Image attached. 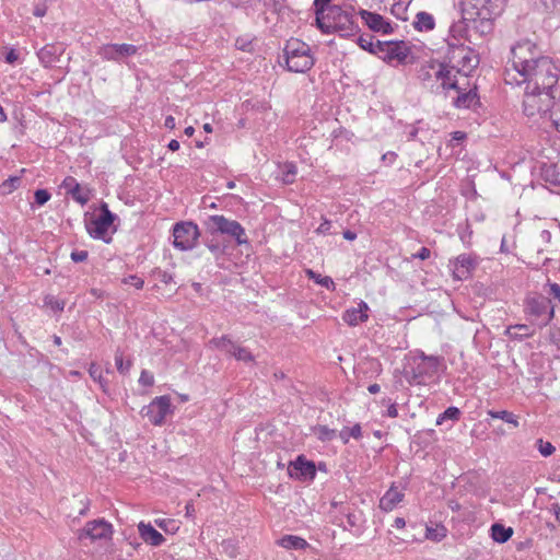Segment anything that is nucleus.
I'll return each instance as SVG.
<instances>
[{"label":"nucleus","instance_id":"nucleus-53","mask_svg":"<svg viewBox=\"0 0 560 560\" xmlns=\"http://www.w3.org/2000/svg\"><path fill=\"white\" fill-rule=\"evenodd\" d=\"M46 305H49L55 311H62L65 308V302L54 296H47L45 299Z\"/></svg>","mask_w":560,"mask_h":560},{"label":"nucleus","instance_id":"nucleus-26","mask_svg":"<svg viewBox=\"0 0 560 560\" xmlns=\"http://www.w3.org/2000/svg\"><path fill=\"white\" fill-rule=\"evenodd\" d=\"M140 537L151 546L158 547L161 546L165 538L161 533H159L150 523L145 524L140 522L138 525Z\"/></svg>","mask_w":560,"mask_h":560},{"label":"nucleus","instance_id":"nucleus-11","mask_svg":"<svg viewBox=\"0 0 560 560\" xmlns=\"http://www.w3.org/2000/svg\"><path fill=\"white\" fill-rule=\"evenodd\" d=\"M173 245L179 250L192 249L200 237V231L196 223L191 221L178 222L173 228Z\"/></svg>","mask_w":560,"mask_h":560},{"label":"nucleus","instance_id":"nucleus-27","mask_svg":"<svg viewBox=\"0 0 560 560\" xmlns=\"http://www.w3.org/2000/svg\"><path fill=\"white\" fill-rule=\"evenodd\" d=\"M404 499V493L398 491L396 488L390 487L389 490L385 492V494L380 500V509L389 512L395 509V506L400 503Z\"/></svg>","mask_w":560,"mask_h":560},{"label":"nucleus","instance_id":"nucleus-58","mask_svg":"<svg viewBox=\"0 0 560 560\" xmlns=\"http://www.w3.org/2000/svg\"><path fill=\"white\" fill-rule=\"evenodd\" d=\"M430 256H431V250L428 247H421L419 249V252L411 255V258H418L421 260H425V259L430 258Z\"/></svg>","mask_w":560,"mask_h":560},{"label":"nucleus","instance_id":"nucleus-4","mask_svg":"<svg viewBox=\"0 0 560 560\" xmlns=\"http://www.w3.org/2000/svg\"><path fill=\"white\" fill-rule=\"evenodd\" d=\"M555 92L549 91H530L525 89V97L523 101L524 113L527 117H549L555 104L557 103Z\"/></svg>","mask_w":560,"mask_h":560},{"label":"nucleus","instance_id":"nucleus-9","mask_svg":"<svg viewBox=\"0 0 560 560\" xmlns=\"http://www.w3.org/2000/svg\"><path fill=\"white\" fill-rule=\"evenodd\" d=\"M525 313L533 317L539 327L547 326L555 316L550 299L540 294L526 299Z\"/></svg>","mask_w":560,"mask_h":560},{"label":"nucleus","instance_id":"nucleus-36","mask_svg":"<svg viewBox=\"0 0 560 560\" xmlns=\"http://www.w3.org/2000/svg\"><path fill=\"white\" fill-rule=\"evenodd\" d=\"M533 7L541 13H552L560 7V0H529Z\"/></svg>","mask_w":560,"mask_h":560},{"label":"nucleus","instance_id":"nucleus-51","mask_svg":"<svg viewBox=\"0 0 560 560\" xmlns=\"http://www.w3.org/2000/svg\"><path fill=\"white\" fill-rule=\"evenodd\" d=\"M89 374L94 381L98 382L101 386L104 387V380L100 366H97L95 363H91Z\"/></svg>","mask_w":560,"mask_h":560},{"label":"nucleus","instance_id":"nucleus-7","mask_svg":"<svg viewBox=\"0 0 560 560\" xmlns=\"http://www.w3.org/2000/svg\"><path fill=\"white\" fill-rule=\"evenodd\" d=\"M100 211L101 214L98 217L85 219V228L91 237L109 243L110 237H107L108 230L117 219V215L109 210L106 202L101 203Z\"/></svg>","mask_w":560,"mask_h":560},{"label":"nucleus","instance_id":"nucleus-5","mask_svg":"<svg viewBox=\"0 0 560 560\" xmlns=\"http://www.w3.org/2000/svg\"><path fill=\"white\" fill-rule=\"evenodd\" d=\"M448 65L455 66L456 73L468 75L479 65L478 55L468 46L448 44Z\"/></svg>","mask_w":560,"mask_h":560},{"label":"nucleus","instance_id":"nucleus-32","mask_svg":"<svg viewBox=\"0 0 560 560\" xmlns=\"http://www.w3.org/2000/svg\"><path fill=\"white\" fill-rule=\"evenodd\" d=\"M279 545L285 549H294V550L305 549L306 547H308V544L304 538H302L300 536H294V535L283 536L279 540Z\"/></svg>","mask_w":560,"mask_h":560},{"label":"nucleus","instance_id":"nucleus-13","mask_svg":"<svg viewBox=\"0 0 560 560\" xmlns=\"http://www.w3.org/2000/svg\"><path fill=\"white\" fill-rule=\"evenodd\" d=\"M172 411L171 398L164 395L155 397L148 406H144L141 410V415L148 418L152 424L161 425L166 416Z\"/></svg>","mask_w":560,"mask_h":560},{"label":"nucleus","instance_id":"nucleus-59","mask_svg":"<svg viewBox=\"0 0 560 560\" xmlns=\"http://www.w3.org/2000/svg\"><path fill=\"white\" fill-rule=\"evenodd\" d=\"M549 294L560 302V285L558 283H548Z\"/></svg>","mask_w":560,"mask_h":560},{"label":"nucleus","instance_id":"nucleus-19","mask_svg":"<svg viewBox=\"0 0 560 560\" xmlns=\"http://www.w3.org/2000/svg\"><path fill=\"white\" fill-rule=\"evenodd\" d=\"M359 14L371 31L385 35L392 34L394 32L390 23L386 21L381 14L363 9L360 10Z\"/></svg>","mask_w":560,"mask_h":560},{"label":"nucleus","instance_id":"nucleus-46","mask_svg":"<svg viewBox=\"0 0 560 560\" xmlns=\"http://www.w3.org/2000/svg\"><path fill=\"white\" fill-rule=\"evenodd\" d=\"M460 411L457 407H448L443 413H441L436 420L438 424H441L443 420L450 419L456 421L459 419Z\"/></svg>","mask_w":560,"mask_h":560},{"label":"nucleus","instance_id":"nucleus-38","mask_svg":"<svg viewBox=\"0 0 560 560\" xmlns=\"http://www.w3.org/2000/svg\"><path fill=\"white\" fill-rule=\"evenodd\" d=\"M73 200H75L81 206H84L90 200V190L88 188L81 187V185H75L69 194Z\"/></svg>","mask_w":560,"mask_h":560},{"label":"nucleus","instance_id":"nucleus-50","mask_svg":"<svg viewBox=\"0 0 560 560\" xmlns=\"http://www.w3.org/2000/svg\"><path fill=\"white\" fill-rule=\"evenodd\" d=\"M51 195L47 189H37L34 192L35 203L38 206H44L49 199Z\"/></svg>","mask_w":560,"mask_h":560},{"label":"nucleus","instance_id":"nucleus-34","mask_svg":"<svg viewBox=\"0 0 560 560\" xmlns=\"http://www.w3.org/2000/svg\"><path fill=\"white\" fill-rule=\"evenodd\" d=\"M488 416L491 419H500L506 423L512 424L514 428L518 427V417L508 410H488Z\"/></svg>","mask_w":560,"mask_h":560},{"label":"nucleus","instance_id":"nucleus-25","mask_svg":"<svg viewBox=\"0 0 560 560\" xmlns=\"http://www.w3.org/2000/svg\"><path fill=\"white\" fill-rule=\"evenodd\" d=\"M457 93L458 95L453 100V105L456 108H471L474 105L479 103L476 86L469 91H466L465 88L460 86V92Z\"/></svg>","mask_w":560,"mask_h":560},{"label":"nucleus","instance_id":"nucleus-24","mask_svg":"<svg viewBox=\"0 0 560 560\" xmlns=\"http://www.w3.org/2000/svg\"><path fill=\"white\" fill-rule=\"evenodd\" d=\"M368 311L369 305L361 301L358 308L353 307L347 310L342 315V319L350 326H357L359 323H364L368 320Z\"/></svg>","mask_w":560,"mask_h":560},{"label":"nucleus","instance_id":"nucleus-28","mask_svg":"<svg viewBox=\"0 0 560 560\" xmlns=\"http://www.w3.org/2000/svg\"><path fill=\"white\" fill-rule=\"evenodd\" d=\"M435 63L436 61H428L420 66V68L417 71V78L419 81L425 86L429 88L432 92V85L433 84V75L435 72Z\"/></svg>","mask_w":560,"mask_h":560},{"label":"nucleus","instance_id":"nucleus-60","mask_svg":"<svg viewBox=\"0 0 560 560\" xmlns=\"http://www.w3.org/2000/svg\"><path fill=\"white\" fill-rule=\"evenodd\" d=\"M331 223L328 220H325L316 230L317 233L328 234L330 231Z\"/></svg>","mask_w":560,"mask_h":560},{"label":"nucleus","instance_id":"nucleus-12","mask_svg":"<svg viewBox=\"0 0 560 560\" xmlns=\"http://www.w3.org/2000/svg\"><path fill=\"white\" fill-rule=\"evenodd\" d=\"M376 49L378 50L377 56L387 63L396 61L398 65H406L408 63V58L411 54L410 47L404 40H377Z\"/></svg>","mask_w":560,"mask_h":560},{"label":"nucleus","instance_id":"nucleus-44","mask_svg":"<svg viewBox=\"0 0 560 560\" xmlns=\"http://www.w3.org/2000/svg\"><path fill=\"white\" fill-rule=\"evenodd\" d=\"M296 175V166L292 163H287L282 167V182L284 184H292Z\"/></svg>","mask_w":560,"mask_h":560},{"label":"nucleus","instance_id":"nucleus-52","mask_svg":"<svg viewBox=\"0 0 560 560\" xmlns=\"http://www.w3.org/2000/svg\"><path fill=\"white\" fill-rule=\"evenodd\" d=\"M347 523L350 528L359 527L360 523L362 522V513H347Z\"/></svg>","mask_w":560,"mask_h":560},{"label":"nucleus","instance_id":"nucleus-29","mask_svg":"<svg viewBox=\"0 0 560 560\" xmlns=\"http://www.w3.org/2000/svg\"><path fill=\"white\" fill-rule=\"evenodd\" d=\"M535 330L530 328V326L525 324H516L509 326L505 330V335L511 339L523 340L525 338H529L534 336Z\"/></svg>","mask_w":560,"mask_h":560},{"label":"nucleus","instance_id":"nucleus-45","mask_svg":"<svg viewBox=\"0 0 560 560\" xmlns=\"http://www.w3.org/2000/svg\"><path fill=\"white\" fill-rule=\"evenodd\" d=\"M306 273L310 277V279L315 280V282L320 284L322 287H325L327 289H330L331 287H334V281L328 276L322 277L320 275L316 273L315 271H313L311 269H308L306 271Z\"/></svg>","mask_w":560,"mask_h":560},{"label":"nucleus","instance_id":"nucleus-31","mask_svg":"<svg viewBox=\"0 0 560 560\" xmlns=\"http://www.w3.org/2000/svg\"><path fill=\"white\" fill-rule=\"evenodd\" d=\"M513 535L512 527H505L503 524L494 523L491 526V537L499 544L506 542Z\"/></svg>","mask_w":560,"mask_h":560},{"label":"nucleus","instance_id":"nucleus-64","mask_svg":"<svg viewBox=\"0 0 560 560\" xmlns=\"http://www.w3.org/2000/svg\"><path fill=\"white\" fill-rule=\"evenodd\" d=\"M551 183L556 186H560V167H557V170L553 173V179Z\"/></svg>","mask_w":560,"mask_h":560},{"label":"nucleus","instance_id":"nucleus-39","mask_svg":"<svg viewBox=\"0 0 560 560\" xmlns=\"http://www.w3.org/2000/svg\"><path fill=\"white\" fill-rule=\"evenodd\" d=\"M339 438L343 442V444H347L349 442V438H353L355 440H359L362 438V430L361 425L359 423L354 424L352 428H345L339 432Z\"/></svg>","mask_w":560,"mask_h":560},{"label":"nucleus","instance_id":"nucleus-49","mask_svg":"<svg viewBox=\"0 0 560 560\" xmlns=\"http://www.w3.org/2000/svg\"><path fill=\"white\" fill-rule=\"evenodd\" d=\"M536 445L539 453L545 457L550 456L556 451L555 446L550 442H546L542 439H538L536 441Z\"/></svg>","mask_w":560,"mask_h":560},{"label":"nucleus","instance_id":"nucleus-56","mask_svg":"<svg viewBox=\"0 0 560 560\" xmlns=\"http://www.w3.org/2000/svg\"><path fill=\"white\" fill-rule=\"evenodd\" d=\"M75 185H79V183L77 182V179L72 176H67L62 184H61V187L66 189V192L69 195L70 194V190H72L74 188Z\"/></svg>","mask_w":560,"mask_h":560},{"label":"nucleus","instance_id":"nucleus-62","mask_svg":"<svg viewBox=\"0 0 560 560\" xmlns=\"http://www.w3.org/2000/svg\"><path fill=\"white\" fill-rule=\"evenodd\" d=\"M387 416L390 418H396L398 416V409L396 404H392L387 409Z\"/></svg>","mask_w":560,"mask_h":560},{"label":"nucleus","instance_id":"nucleus-3","mask_svg":"<svg viewBox=\"0 0 560 560\" xmlns=\"http://www.w3.org/2000/svg\"><path fill=\"white\" fill-rule=\"evenodd\" d=\"M323 28H319L325 34L339 33L342 37L354 35L359 27L353 20L352 13L342 10L338 5H331L326 14Z\"/></svg>","mask_w":560,"mask_h":560},{"label":"nucleus","instance_id":"nucleus-43","mask_svg":"<svg viewBox=\"0 0 560 560\" xmlns=\"http://www.w3.org/2000/svg\"><path fill=\"white\" fill-rule=\"evenodd\" d=\"M115 364H116V368H117V371L120 373V374H126L129 372L130 368H131V360L128 359L126 362L124 361V355H122V352L117 349L116 352H115Z\"/></svg>","mask_w":560,"mask_h":560},{"label":"nucleus","instance_id":"nucleus-63","mask_svg":"<svg viewBox=\"0 0 560 560\" xmlns=\"http://www.w3.org/2000/svg\"><path fill=\"white\" fill-rule=\"evenodd\" d=\"M164 126L168 129L175 128V118L173 116H167L164 121Z\"/></svg>","mask_w":560,"mask_h":560},{"label":"nucleus","instance_id":"nucleus-33","mask_svg":"<svg viewBox=\"0 0 560 560\" xmlns=\"http://www.w3.org/2000/svg\"><path fill=\"white\" fill-rule=\"evenodd\" d=\"M205 245L211 252L215 259H219L225 254L226 245H224L215 234L211 235V237H206L203 240Z\"/></svg>","mask_w":560,"mask_h":560},{"label":"nucleus","instance_id":"nucleus-20","mask_svg":"<svg viewBox=\"0 0 560 560\" xmlns=\"http://www.w3.org/2000/svg\"><path fill=\"white\" fill-rule=\"evenodd\" d=\"M476 266L475 257L469 254H462L454 261L453 275L457 280L467 279Z\"/></svg>","mask_w":560,"mask_h":560},{"label":"nucleus","instance_id":"nucleus-10","mask_svg":"<svg viewBox=\"0 0 560 560\" xmlns=\"http://www.w3.org/2000/svg\"><path fill=\"white\" fill-rule=\"evenodd\" d=\"M551 233L548 230L539 231L532 240L529 245L528 264L535 268L545 266L550 258L547 254L550 253Z\"/></svg>","mask_w":560,"mask_h":560},{"label":"nucleus","instance_id":"nucleus-47","mask_svg":"<svg viewBox=\"0 0 560 560\" xmlns=\"http://www.w3.org/2000/svg\"><path fill=\"white\" fill-rule=\"evenodd\" d=\"M450 67L451 65L448 63L436 61L433 84H439L444 79V74H446Z\"/></svg>","mask_w":560,"mask_h":560},{"label":"nucleus","instance_id":"nucleus-35","mask_svg":"<svg viewBox=\"0 0 560 560\" xmlns=\"http://www.w3.org/2000/svg\"><path fill=\"white\" fill-rule=\"evenodd\" d=\"M331 0H314V9L316 15V25L318 28H323L324 21L327 19L325 11L328 12L329 3Z\"/></svg>","mask_w":560,"mask_h":560},{"label":"nucleus","instance_id":"nucleus-30","mask_svg":"<svg viewBox=\"0 0 560 560\" xmlns=\"http://www.w3.org/2000/svg\"><path fill=\"white\" fill-rule=\"evenodd\" d=\"M413 26L420 32L432 31L435 26L434 18L432 14L421 11L417 13L416 20L413 21Z\"/></svg>","mask_w":560,"mask_h":560},{"label":"nucleus","instance_id":"nucleus-18","mask_svg":"<svg viewBox=\"0 0 560 560\" xmlns=\"http://www.w3.org/2000/svg\"><path fill=\"white\" fill-rule=\"evenodd\" d=\"M511 54L512 70L518 75L522 74V67L518 63H516L517 57H520V59H526L528 61L542 58V56H540L536 50L535 45H533L530 42L517 44L515 47L512 48Z\"/></svg>","mask_w":560,"mask_h":560},{"label":"nucleus","instance_id":"nucleus-2","mask_svg":"<svg viewBox=\"0 0 560 560\" xmlns=\"http://www.w3.org/2000/svg\"><path fill=\"white\" fill-rule=\"evenodd\" d=\"M283 56L287 69L295 73H305L311 70L315 63L311 47L296 38H291L287 42Z\"/></svg>","mask_w":560,"mask_h":560},{"label":"nucleus","instance_id":"nucleus-37","mask_svg":"<svg viewBox=\"0 0 560 560\" xmlns=\"http://www.w3.org/2000/svg\"><path fill=\"white\" fill-rule=\"evenodd\" d=\"M374 36L373 35H361L357 39V44L364 50L373 54L378 55V50L376 49L377 40L373 42Z\"/></svg>","mask_w":560,"mask_h":560},{"label":"nucleus","instance_id":"nucleus-14","mask_svg":"<svg viewBox=\"0 0 560 560\" xmlns=\"http://www.w3.org/2000/svg\"><path fill=\"white\" fill-rule=\"evenodd\" d=\"M210 347L224 351L225 353L234 357L238 361L245 363L254 362L255 358L252 352L242 346L236 345L230 339L228 335H223L219 338H212L209 341Z\"/></svg>","mask_w":560,"mask_h":560},{"label":"nucleus","instance_id":"nucleus-48","mask_svg":"<svg viewBox=\"0 0 560 560\" xmlns=\"http://www.w3.org/2000/svg\"><path fill=\"white\" fill-rule=\"evenodd\" d=\"M221 547H222L223 552L226 556H229L230 558L234 559L238 556L237 546L233 540H231V539L223 540L221 544Z\"/></svg>","mask_w":560,"mask_h":560},{"label":"nucleus","instance_id":"nucleus-55","mask_svg":"<svg viewBox=\"0 0 560 560\" xmlns=\"http://www.w3.org/2000/svg\"><path fill=\"white\" fill-rule=\"evenodd\" d=\"M139 383L142 384L143 386H152L154 383V377L150 372L143 370L141 372Z\"/></svg>","mask_w":560,"mask_h":560},{"label":"nucleus","instance_id":"nucleus-23","mask_svg":"<svg viewBox=\"0 0 560 560\" xmlns=\"http://www.w3.org/2000/svg\"><path fill=\"white\" fill-rule=\"evenodd\" d=\"M491 0H464V5L468 9L470 8L474 12L471 14L476 15V18L481 21L489 22L491 19V10H490ZM490 26V23L487 24Z\"/></svg>","mask_w":560,"mask_h":560},{"label":"nucleus","instance_id":"nucleus-1","mask_svg":"<svg viewBox=\"0 0 560 560\" xmlns=\"http://www.w3.org/2000/svg\"><path fill=\"white\" fill-rule=\"evenodd\" d=\"M516 63L522 67L521 79H516L511 74V70L506 69V82L511 77L517 84L526 83L527 90L530 91H549L556 92L557 84L560 78V68L553 60L547 56L536 60L520 59L517 57Z\"/></svg>","mask_w":560,"mask_h":560},{"label":"nucleus","instance_id":"nucleus-61","mask_svg":"<svg viewBox=\"0 0 560 560\" xmlns=\"http://www.w3.org/2000/svg\"><path fill=\"white\" fill-rule=\"evenodd\" d=\"M19 56L18 54L15 52L14 49H11L7 55H5V61L8 63H14L16 60H18Z\"/></svg>","mask_w":560,"mask_h":560},{"label":"nucleus","instance_id":"nucleus-22","mask_svg":"<svg viewBox=\"0 0 560 560\" xmlns=\"http://www.w3.org/2000/svg\"><path fill=\"white\" fill-rule=\"evenodd\" d=\"M456 74L455 66H451L446 74H444V79L439 84L432 85V93L444 94L446 96L451 90L460 92V85L456 79Z\"/></svg>","mask_w":560,"mask_h":560},{"label":"nucleus","instance_id":"nucleus-17","mask_svg":"<svg viewBox=\"0 0 560 560\" xmlns=\"http://www.w3.org/2000/svg\"><path fill=\"white\" fill-rule=\"evenodd\" d=\"M113 533L112 524L104 520L88 522L79 534V539L90 538L91 540L109 538Z\"/></svg>","mask_w":560,"mask_h":560},{"label":"nucleus","instance_id":"nucleus-6","mask_svg":"<svg viewBox=\"0 0 560 560\" xmlns=\"http://www.w3.org/2000/svg\"><path fill=\"white\" fill-rule=\"evenodd\" d=\"M205 224L211 235L217 233L229 235L235 240L237 245L248 243L245 229L235 220L215 214L210 215Z\"/></svg>","mask_w":560,"mask_h":560},{"label":"nucleus","instance_id":"nucleus-15","mask_svg":"<svg viewBox=\"0 0 560 560\" xmlns=\"http://www.w3.org/2000/svg\"><path fill=\"white\" fill-rule=\"evenodd\" d=\"M137 52L138 47L131 44H105L97 50V55L102 59L116 62H120Z\"/></svg>","mask_w":560,"mask_h":560},{"label":"nucleus","instance_id":"nucleus-41","mask_svg":"<svg viewBox=\"0 0 560 560\" xmlns=\"http://www.w3.org/2000/svg\"><path fill=\"white\" fill-rule=\"evenodd\" d=\"M446 536V528L443 525H436L435 527L427 526L425 538L433 541H441Z\"/></svg>","mask_w":560,"mask_h":560},{"label":"nucleus","instance_id":"nucleus-54","mask_svg":"<svg viewBox=\"0 0 560 560\" xmlns=\"http://www.w3.org/2000/svg\"><path fill=\"white\" fill-rule=\"evenodd\" d=\"M124 282L135 287L136 289H142L144 284V281L136 275L125 278Z\"/></svg>","mask_w":560,"mask_h":560},{"label":"nucleus","instance_id":"nucleus-16","mask_svg":"<svg viewBox=\"0 0 560 560\" xmlns=\"http://www.w3.org/2000/svg\"><path fill=\"white\" fill-rule=\"evenodd\" d=\"M288 474L291 478L301 481L313 480L316 476V466L304 455H299L295 460L290 462Z\"/></svg>","mask_w":560,"mask_h":560},{"label":"nucleus","instance_id":"nucleus-40","mask_svg":"<svg viewBox=\"0 0 560 560\" xmlns=\"http://www.w3.org/2000/svg\"><path fill=\"white\" fill-rule=\"evenodd\" d=\"M314 434L322 442H328L336 438V430L329 429L327 425H317L313 429Z\"/></svg>","mask_w":560,"mask_h":560},{"label":"nucleus","instance_id":"nucleus-21","mask_svg":"<svg viewBox=\"0 0 560 560\" xmlns=\"http://www.w3.org/2000/svg\"><path fill=\"white\" fill-rule=\"evenodd\" d=\"M63 52L65 47L62 44H47L37 51V57L40 63L48 68L57 62Z\"/></svg>","mask_w":560,"mask_h":560},{"label":"nucleus","instance_id":"nucleus-42","mask_svg":"<svg viewBox=\"0 0 560 560\" xmlns=\"http://www.w3.org/2000/svg\"><path fill=\"white\" fill-rule=\"evenodd\" d=\"M20 184H21L20 177H18V176L9 177L0 185V194L9 195L13 190H15L20 186Z\"/></svg>","mask_w":560,"mask_h":560},{"label":"nucleus","instance_id":"nucleus-8","mask_svg":"<svg viewBox=\"0 0 560 560\" xmlns=\"http://www.w3.org/2000/svg\"><path fill=\"white\" fill-rule=\"evenodd\" d=\"M440 358L421 353L419 360H415V365L405 370L404 375L409 384L420 385L424 383L425 377H431L438 372Z\"/></svg>","mask_w":560,"mask_h":560},{"label":"nucleus","instance_id":"nucleus-57","mask_svg":"<svg viewBox=\"0 0 560 560\" xmlns=\"http://www.w3.org/2000/svg\"><path fill=\"white\" fill-rule=\"evenodd\" d=\"M88 256H89V254L86 250H74L71 253V259L74 262L85 261L88 259Z\"/></svg>","mask_w":560,"mask_h":560}]
</instances>
